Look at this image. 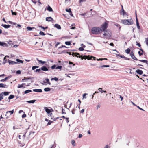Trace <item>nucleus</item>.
I'll list each match as a JSON object with an SVG mask.
<instances>
[{
  "mask_svg": "<svg viewBox=\"0 0 148 148\" xmlns=\"http://www.w3.org/2000/svg\"><path fill=\"white\" fill-rule=\"evenodd\" d=\"M136 72L138 74L141 75L143 74V71L142 70L140 69L136 70Z\"/></svg>",
  "mask_w": 148,
  "mask_h": 148,
  "instance_id": "9d476101",
  "label": "nucleus"
},
{
  "mask_svg": "<svg viewBox=\"0 0 148 148\" xmlns=\"http://www.w3.org/2000/svg\"><path fill=\"white\" fill-rule=\"evenodd\" d=\"M138 60L140 61L143 62V63H145L147 64H148V61L146 60Z\"/></svg>",
  "mask_w": 148,
  "mask_h": 148,
  "instance_id": "412c9836",
  "label": "nucleus"
},
{
  "mask_svg": "<svg viewBox=\"0 0 148 148\" xmlns=\"http://www.w3.org/2000/svg\"><path fill=\"white\" fill-rule=\"evenodd\" d=\"M103 35L106 38H108L110 36V34L108 32V31L106 30L104 31Z\"/></svg>",
  "mask_w": 148,
  "mask_h": 148,
  "instance_id": "39448f33",
  "label": "nucleus"
},
{
  "mask_svg": "<svg viewBox=\"0 0 148 148\" xmlns=\"http://www.w3.org/2000/svg\"><path fill=\"white\" fill-rule=\"evenodd\" d=\"M1 26L3 27L4 28L7 29L9 28L10 27L11 25H7L6 24H2Z\"/></svg>",
  "mask_w": 148,
  "mask_h": 148,
  "instance_id": "dca6fc26",
  "label": "nucleus"
},
{
  "mask_svg": "<svg viewBox=\"0 0 148 148\" xmlns=\"http://www.w3.org/2000/svg\"><path fill=\"white\" fill-rule=\"evenodd\" d=\"M8 62L10 65H14L17 64V62L11 61L10 60H8Z\"/></svg>",
  "mask_w": 148,
  "mask_h": 148,
  "instance_id": "0eeeda50",
  "label": "nucleus"
},
{
  "mask_svg": "<svg viewBox=\"0 0 148 148\" xmlns=\"http://www.w3.org/2000/svg\"><path fill=\"white\" fill-rule=\"evenodd\" d=\"M56 67V65L55 64H54V65L52 66H51V69H54Z\"/></svg>",
  "mask_w": 148,
  "mask_h": 148,
  "instance_id": "8fccbe9b",
  "label": "nucleus"
},
{
  "mask_svg": "<svg viewBox=\"0 0 148 148\" xmlns=\"http://www.w3.org/2000/svg\"><path fill=\"white\" fill-rule=\"evenodd\" d=\"M34 132H29V136L27 137L28 139H29L30 138V137L31 135H32V136L33 137V134L34 133Z\"/></svg>",
  "mask_w": 148,
  "mask_h": 148,
  "instance_id": "a211bd4d",
  "label": "nucleus"
},
{
  "mask_svg": "<svg viewBox=\"0 0 148 148\" xmlns=\"http://www.w3.org/2000/svg\"><path fill=\"white\" fill-rule=\"evenodd\" d=\"M25 83H23L21 85L18 84V86H17V88H22V87H23L24 88H25V86H23V85H25Z\"/></svg>",
  "mask_w": 148,
  "mask_h": 148,
  "instance_id": "aec40b11",
  "label": "nucleus"
},
{
  "mask_svg": "<svg viewBox=\"0 0 148 148\" xmlns=\"http://www.w3.org/2000/svg\"><path fill=\"white\" fill-rule=\"evenodd\" d=\"M71 144L73 146H75L76 145L75 142L74 140H72L71 141Z\"/></svg>",
  "mask_w": 148,
  "mask_h": 148,
  "instance_id": "bb28decb",
  "label": "nucleus"
},
{
  "mask_svg": "<svg viewBox=\"0 0 148 148\" xmlns=\"http://www.w3.org/2000/svg\"><path fill=\"white\" fill-rule=\"evenodd\" d=\"M45 80L46 81V83L48 84L49 85H51V83L49 82V79L48 78H46Z\"/></svg>",
  "mask_w": 148,
  "mask_h": 148,
  "instance_id": "c85d7f7f",
  "label": "nucleus"
},
{
  "mask_svg": "<svg viewBox=\"0 0 148 148\" xmlns=\"http://www.w3.org/2000/svg\"><path fill=\"white\" fill-rule=\"evenodd\" d=\"M41 68L40 69H36L35 71V72H39L40 71H41Z\"/></svg>",
  "mask_w": 148,
  "mask_h": 148,
  "instance_id": "5fc2aeb1",
  "label": "nucleus"
},
{
  "mask_svg": "<svg viewBox=\"0 0 148 148\" xmlns=\"http://www.w3.org/2000/svg\"><path fill=\"white\" fill-rule=\"evenodd\" d=\"M54 80L55 81H57L58 80V78L56 77H54Z\"/></svg>",
  "mask_w": 148,
  "mask_h": 148,
  "instance_id": "338daca9",
  "label": "nucleus"
},
{
  "mask_svg": "<svg viewBox=\"0 0 148 148\" xmlns=\"http://www.w3.org/2000/svg\"><path fill=\"white\" fill-rule=\"evenodd\" d=\"M46 20L47 21L49 22L51 21H53V19L51 18V17H49L46 18Z\"/></svg>",
  "mask_w": 148,
  "mask_h": 148,
  "instance_id": "2eb2a0df",
  "label": "nucleus"
},
{
  "mask_svg": "<svg viewBox=\"0 0 148 148\" xmlns=\"http://www.w3.org/2000/svg\"><path fill=\"white\" fill-rule=\"evenodd\" d=\"M12 77L11 75H10L9 76H8L6 77H5V79H1L0 80L1 82H3L4 81H6V80L8 79H9L10 78H11Z\"/></svg>",
  "mask_w": 148,
  "mask_h": 148,
  "instance_id": "9b49d317",
  "label": "nucleus"
},
{
  "mask_svg": "<svg viewBox=\"0 0 148 148\" xmlns=\"http://www.w3.org/2000/svg\"><path fill=\"white\" fill-rule=\"evenodd\" d=\"M65 10L66 12H69V13H71V9L70 8H69V9L66 8L65 9Z\"/></svg>",
  "mask_w": 148,
  "mask_h": 148,
  "instance_id": "ea45409f",
  "label": "nucleus"
},
{
  "mask_svg": "<svg viewBox=\"0 0 148 148\" xmlns=\"http://www.w3.org/2000/svg\"><path fill=\"white\" fill-rule=\"evenodd\" d=\"M62 68V66H58L56 67V69H60V70H61Z\"/></svg>",
  "mask_w": 148,
  "mask_h": 148,
  "instance_id": "58836bf2",
  "label": "nucleus"
},
{
  "mask_svg": "<svg viewBox=\"0 0 148 148\" xmlns=\"http://www.w3.org/2000/svg\"><path fill=\"white\" fill-rule=\"evenodd\" d=\"M39 62L41 63L42 65L44 64L46 62L45 61H43L41 60H40Z\"/></svg>",
  "mask_w": 148,
  "mask_h": 148,
  "instance_id": "603ef678",
  "label": "nucleus"
},
{
  "mask_svg": "<svg viewBox=\"0 0 148 148\" xmlns=\"http://www.w3.org/2000/svg\"><path fill=\"white\" fill-rule=\"evenodd\" d=\"M138 53L140 56H141L143 55V53H141L140 51H139L138 52Z\"/></svg>",
  "mask_w": 148,
  "mask_h": 148,
  "instance_id": "4d7b16f0",
  "label": "nucleus"
},
{
  "mask_svg": "<svg viewBox=\"0 0 148 148\" xmlns=\"http://www.w3.org/2000/svg\"><path fill=\"white\" fill-rule=\"evenodd\" d=\"M35 100L27 101V102L30 103H34L36 101Z\"/></svg>",
  "mask_w": 148,
  "mask_h": 148,
  "instance_id": "5701e85b",
  "label": "nucleus"
},
{
  "mask_svg": "<svg viewBox=\"0 0 148 148\" xmlns=\"http://www.w3.org/2000/svg\"><path fill=\"white\" fill-rule=\"evenodd\" d=\"M88 94H86V93H85V94H84L83 95V99L84 98H86V95H87Z\"/></svg>",
  "mask_w": 148,
  "mask_h": 148,
  "instance_id": "6e6d98bb",
  "label": "nucleus"
},
{
  "mask_svg": "<svg viewBox=\"0 0 148 148\" xmlns=\"http://www.w3.org/2000/svg\"><path fill=\"white\" fill-rule=\"evenodd\" d=\"M110 148V147L108 145H107L104 147V148Z\"/></svg>",
  "mask_w": 148,
  "mask_h": 148,
  "instance_id": "774afa93",
  "label": "nucleus"
},
{
  "mask_svg": "<svg viewBox=\"0 0 148 148\" xmlns=\"http://www.w3.org/2000/svg\"><path fill=\"white\" fill-rule=\"evenodd\" d=\"M32 92V91L31 90H27L25 91L24 93L25 94H27L28 93H29L30 92Z\"/></svg>",
  "mask_w": 148,
  "mask_h": 148,
  "instance_id": "cd10ccee",
  "label": "nucleus"
},
{
  "mask_svg": "<svg viewBox=\"0 0 148 148\" xmlns=\"http://www.w3.org/2000/svg\"><path fill=\"white\" fill-rule=\"evenodd\" d=\"M33 91L34 92H42V90L41 89H33Z\"/></svg>",
  "mask_w": 148,
  "mask_h": 148,
  "instance_id": "4468645a",
  "label": "nucleus"
},
{
  "mask_svg": "<svg viewBox=\"0 0 148 148\" xmlns=\"http://www.w3.org/2000/svg\"><path fill=\"white\" fill-rule=\"evenodd\" d=\"M82 56V57H81V59L83 60V59H87V57L88 56L84 55L83 56V58H82V56Z\"/></svg>",
  "mask_w": 148,
  "mask_h": 148,
  "instance_id": "f704fd0d",
  "label": "nucleus"
},
{
  "mask_svg": "<svg viewBox=\"0 0 148 148\" xmlns=\"http://www.w3.org/2000/svg\"><path fill=\"white\" fill-rule=\"evenodd\" d=\"M52 122H53V121H49L48 122V123L47 124V125H50L51 124V123H52Z\"/></svg>",
  "mask_w": 148,
  "mask_h": 148,
  "instance_id": "3c124183",
  "label": "nucleus"
},
{
  "mask_svg": "<svg viewBox=\"0 0 148 148\" xmlns=\"http://www.w3.org/2000/svg\"><path fill=\"white\" fill-rule=\"evenodd\" d=\"M108 26V24L106 22H105L102 25L101 28L103 31H104L107 28Z\"/></svg>",
  "mask_w": 148,
  "mask_h": 148,
  "instance_id": "20e7f679",
  "label": "nucleus"
},
{
  "mask_svg": "<svg viewBox=\"0 0 148 148\" xmlns=\"http://www.w3.org/2000/svg\"><path fill=\"white\" fill-rule=\"evenodd\" d=\"M21 73V71L20 70H18L16 72V74H20Z\"/></svg>",
  "mask_w": 148,
  "mask_h": 148,
  "instance_id": "09e8293b",
  "label": "nucleus"
},
{
  "mask_svg": "<svg viewBox=\"0 0 148 148\" xmlns=\"http://www.w3.org/2000/svg\"><path fill=\"white\" fill-rule=\"evenodd\" d=\"M6 58H9V56H8L6 55L4 58L3 59V64H5L7 62V59H6Z\"/></svg>",
  "mask_w": 148,
  "mask_h": 148,
  "instance_id": "ddd939ff",
  "label": "nucleus"
},
{
  "mask_svg": "<svg viewBox=\"0 0 148 148\" xmlns=\"http://www.w3.org/2000/svg\"><path fill=\"white\" fill-rule=\"evenodd\" d=\"M130 49L129 48H127V49L125 50V52L127 54H129L130 52Z\"/></svg>",
  "mask_w": 148,
  "mask_h": 148,
  "instance_id": "7c9ffc66",
  "label": "nucleus"
},
{
  "mask_svg": "<svg viewBox=\"0 0 148 148\" xmlns=\"http://www.w3.org/2000/svg\"><path fill=\"white\" fill-rule=\"evenodd\" d=\"M84 109H82V110L80 111V112L81 113H84Z\"/></svg>",
  "mask_w": 148,
  "mask_h": 148,
  "instance_id": "e2e57ef3",
  "label": "nucleus"
},
{
  "mask_svg": "<svg viewBox=\"0 0 148 148\" xmlns=\"http://www.w3.org/2000/svg\"><path fill=\"white\" fill-rule=\"evenodd\" d=\"M54 27H56L58 29H61L60 26L58 24H56L54 25Z\"/></svg>",
  "mask_w": 148,
  "mask_h": 148,
  "instance_id": "6ab92c4d",
  "label": "nucleus"
},
{
  "mask_svg": "<svg viewBox=\"0 0 148 148\" xmlns=\"http://www.w3.org/2000/svg\"><path fill=\"white\" fill-rule=\"evenodd\" d=\"M39 34L40 35L42 36H44L45 35V34H44V33L42 31L40 32L39 33Z\"/></svg>",
  "mask_w": 148,
  "mask_h": 148,
  "instance_id": "a19ab883",
  "label": "nucleus"
},
{
  "mask_svg": "<svg viewBox=\"0 0 148 148\" xmlns=\"http://www.w3.org/2000/svg\"><path fill=\"white\" fill-rule=\"evenodd\" d=\"M30 79V78H27V77H24V79H22V82H24V80H25L29 79Z\"/></svg>",
  "mask_w": 148,
  "mask_h": 148,
  "instance_id": "37998d69",
  "label": "nucleus"
},
{
  "mask_svg": "<svg viewBox=\"0 0 148 148\" xmlns=\"http://www.w3.org/2000/svg\"><path fill=\"white\" fill-rule=\"evenodd\" d=\"M0 46L3 47H8V45L7 44L4 42H1L0 41Z\"/></svg>",
  "mask_w": 148,
  "mask_h": 148,
  "instance_id": "1a4fd4ad",
  "label": "nucleus"
},
{
  "mask_svg": "<svg viewBox=\"0 0 148 148\" xmlns=\"http://www.w3.org/2000/svg\"><path fill=\"white\" fill-rule=\"evenodd\" d=\"M64 111H65V110L64 109H63V108H62V114H66V113L64 112Z\"/></svg>",
  "mask_w": 148,
  "mask_h": 148,
  "instance_id": "13d9d810",
  "label": "nucleus"
},
{
  "mask_svg": "<svg viewBox=\"0 0 148 148\" xmlns=\"http://www.w3.org/2000/svg\"><path fill=\"white\" fill-rule=\"evenodd\" d=\"M14 97V96L13 95H10L8 99L10 100L13 99Z\"/></svg>",
  "mask_w": 148,
  "mask_h": 148,
  "instance_id": "c756f323",
  "label": "nucleus"
},
{
  "mask_svg": "<svg viewBox=\"0 0 148 148\" xmlns=\"http://www.w3.org/2000/svg\"><path fill=\"white\" fill-rule=\"evenodd\" d=\"M47 9L48 11L49 12H52L53 11L52 8L49 5L48 6Z\"/></svg>",
  "mask_w": 148,
  "mask_h": 148,
  "instance_id": "393cba45",
  "label": "nucleus"
},
{
  "mask_svg": "<svg viewBox=\"0 0 148 148\" xmlns=\"http://www.w3.org/2000/svg\"><path fill=\"white\" fill-rule=\"evenodd\" d=\"M26 29L28 31H31L32 30V29H35V28L34 27H33L32 28L31 27L28 26L27 27Z\"/></svg>",
  "mask_w": 148,
  "mask_h": 148,
  "instance_id": "4be33fe9",
  "label": "nucleus"
},
{
  "mask_svg": "<svg viewBox=\"0 0 148 148\" xmlns=\"http://www.w3.org/2000/svg\"><path fill=\"white\" fill-rule=\"evenodd\" d=\"M11 12H12V14L13 15H16L17 14L15 12H13L12 10H11Z\"/></svg>",
  "mask_w": 148,
  "mask_h": 148,
  "instance_id": "c03bdc74",
  "label": "nucleus"
},
{
  "mask_svg": "<svg viewBox=\"0 0 148 148\" xmlns=\"http://www.w3.org/2000/svg\"><path fill=\"white\" fill-rule=\"evenodd\" d=\"M133 21L132 19L127 20H121V22L123 24L126 25H130L133 24Z\"/></svg>",
  "mask_w": 148,
  "mask_h": 148,
  "instance_id": "f03ea898",
  "label": "nucleus"
},
{
  "mask_svg": "<svg viewBox=\"0 0 148 148\" xmlns=\"http://www.w3.org/2000/svg\"><path fill=\"white\" fill-rule=\"evenodd\" d=\"M78 49L80 51H83L84 50V48L82 47H80Z\"/></svg>",
  "mask_w": 148,
  "mask_h": 148,
  "instance_id": "de8ad7c7",
  "label": "nucleus"
},
{
  "mask_svg": "<svg viewBox=\"0 0 148 148\" xmlns=\"http://www.w3.org/2000/svg\"><path fill=\"white\" fill-rule=\"evenodd\" d=\"M130 55L132 57V58L134 59V60H138L135 56L133 52V51H131L130 53Z\"/></svg>",
  "mask_w": 148,
  "mask_h": 148,
  "instance_id": "423d86ee",
  "label": "nucleus"
},
{
  "mask_svg": "<svg viewBox=\"0 0 148 148\" xmlns=\"http://www.w3.org/2000/svg\"><path fill=\"white\" fill-rule=\"evenodd\" d=\"M41 70L44 71H46L49 70V69L48 68H47L45 66H43L41 68Z\"/></svg>",
  "mask_w": 148,
  "mask_h": 148,
  "instance_id": "f8f14e48",
  "label": "nucleus"
},
{
  "mask_svg": "<svg viewBox=\"0 0 148 148\" xmlns=\"http://www.w3.org/2000/svg\"><path fill=\"white\" fill-rule=\"evenodd\" d=\"M16 61L17 62V63H23V60H20L19 59H17L16 60Z\"/></svg>",
  "mask_w": 148,
  "mask_h": 148,
  "instance_id": "b1692460",
  "label": "nucleus"
},
{
  "mask_svg": "<svg viewBox=\"0 0 148 148\" xmlns=\"http://www.w3.org/2000/svg\"><path fill=\"white\" fill-rule=\"evenodd\" d=\"M51 89L48 87L45 88L44 89V90L45 92H48L50 91Z\"/></svg>",
  "mask_w": 148,
  "mask_h": 148,
  "instance_id": "a878e982",
  "label": "nucleus"
},
{
  "mask_svg": "<svg viewBox=\"0 0 148 148\" xmlns=\"http://www.w3.org/2000/svg\"><path fill=\"white\" fill-rule=\"evenodd\" d=\"M92 56L88 55L87 57V59L88 60H91L92 58Z\"/></svg>",
  "mask_w": 148,
  "mask_h": 148,
  "instance_id": "c9c22d12",
  "label": "nucleus"
},
{
  "mask_svg": "<svg viewBox=\"0 0 148 148\" xmlns=\"http://www.w3.org/2000/svg\"><path fill=\"white\" fill-rule=\"evenodd\" d=\"M71 41H66L65 42V44L67 45H71Z\"/></svg>",
  "mask_w": 148,
  "mask_h": 148,
  "instance_id": "72a5a7b5",
  "label": "nucleus"
},
{
  "mask_svg": "<svg viewBox=\"0 0 148 148\" xmlns=\"http://www.w3.org/2000/svg\"><path fill=\"white\" fill-rule=\"evenodd\" d=\"M122 12H123V13H122V14L123 15H124L125 14H126V12L124 11V9H123V6L122 5Z\"/></svg>",
  "mask_w": 148,
  "mask_h": 148,
  "instance_id": "4c0bfd02",
  "label": "nucleus"
},
{
  "mask_svg": "<svg viewBox=\"0 0 148 148\" xmlns=\"http://www.w3.org/2000/svg\"><path fill=\"white\" fill-rule=\"evenodd\" d=\"M26 114H23L22 116V117L23 118H25V117H26Z\"/></svg>",
  "mask_w": 148,
  "mask_h": 148,
  "instance_id": "052dcab7",
  "label": "nucleus"
},
{
  "mask_svg": "<svg viewBox=\"0 0 148 148\" xmlns=\"http://www.w3.org/2000/svg\"><path fill=\"white\" fill-rule=\"evenodd\" d=\"M82 135L81 134H79V135L78 136V138H81V137H82Z\"/></svg>",
  "mask_w": 148,
  "mask_h": 148,
  "instance_id": "69168bd1",
  "label": "nucleus"
},
{
  "mask_svg": "<svg viewBox=\"0 0 148 148\" xmlns=\"http://www.w3.org/2000/svg\"><path fill=\"white\" fill-rule=\"evenodd\" d=\"M101 105L100 104H98L97 105V109H98V108H99L100 107Z\"/></svg>",
  "mask_w": 148,
  "mask_h": 148,
  "instance_id": "680f3d73",
  "label": "nucleus"
},
{
  "mask_svg": "<svg viewBox=\"0 0 148 148\" xmlns=\"http://www.w3.org/2000/svg\"><path fill=\"white\" fill-rule=\"evenodd\" d=\"M136 107L138 108H139V109L142 110V111H144V110H143V109L141 108L139 106H136Z\"/></svg>",
  "mask_w": 148,
  "mask_h": 148,
  "instance_id": "bf43d9fd",
  "label": "nucleus"
},
{
  "mask_svg": "<svg viewBox=\"0 0 148 148\" xmlns=\"http://www.w3.org/2000/svg\"><path fill=\"white\" fill-rule=\"evenodd\" d=\"M119 96L120 97V98L121 99V100L122 101L123 99V97L120 95H119Z\"/></svg>",
  "mask_w": 148,
  "mask_h": 148,
  "instance_id": "0e129e2a",
  "label": "nucleus"
},
{
  "mask_svg": "<svg viewBox=\"0 0 148 148\" xmlns=\"http://www.w3.org/2000/svg\"><path fill=\"white\" fill-rule=\"evenodd\" d=\"M66 53H67L69 54V55H72L73 56H76L77 58L79 57L80 58L82 57L81 56H80L79 54L77 53L73 52L72 54H71V52H67Z\"/></svg>",
  "mask_w": 148,
  "mask_h": 148,
  "instance_id": "7ed1b4c3",
  "label": "nucleus"
},
{
  "mask_svg": "<svg viewBox=\"0 0 148 148\" xmlns=\"http://www.w3.org/2000/svg\"><path fill=\"white\" fill-rule=\"evenodd\" d=\"M13 112H14V110L13 109L11 111H7L6 112V113L7 114L8 113H10V115H11L13 114Z\"/></svg>",
  "mask_w": 148,
  "mask_h": 148,
  "instance_id": "e433bc0d",
  "label": "nucleus"
},
{
  "mask_svg": "<svg viewBox=\"0 0 148 148\" xmlns=\"http://www.w3.org/2000/svg\"><path fill=\"white\" fill-rule=\"evenodd\" d=\"M136 26H137V27L138 29H140V27L139 25V23L138 21V20L137 18V16L136 15Z\"/></svg>",
  "mask_w": 148,
  "mask_h": 148,
  "instance_id": "6e6552de",
  "label": "nucleus"
},
{
  "mask_svg": "<svg viewBox=\"0 0 148 148\" xmlns=\"http://www.w3.org/2000/svg\"><path fill=\"white\" fill-rule=\"evenodd\" d=\"M4 84L3 83H0V88H3Z\"/></svg>",
  "mask_w": 148,
  "mask_h": 148,
  "instance_id": "864d4df0",
  "label": "nucleus"
},
{
  "mask_svg": "<svg viewBox=\"0 0 148 148\" xmlns=\"http://www.w3.org/2000/svg\"><path fill=\"white\" fill-rule=\"evenodd\" d=\"M26 133H25L22 136V138H23L24 139V141L25 142H27V141L26 139H25V134H26Z\"/></svg>",
  "mask_w": 148,
  "mask_h": 148,
  "instance_id": "2f4dec72",
  "label": "nucleus"
},
{
  "mask_svg": "<svg viewBox=\"0 0 148 148\" xmlns=\"http://www.w3.org/2000/svg\"><path fill=\"white\" fill-rule=\"evenodd\" d=\"M136 45L138 46L139 47H141V45L137 41L136 42Z\"/></svg>",
  "mask_w": 148,
  "mask_h": 148,
  "instance_id": "49530a36",
  "label": "nucleus"
},
{
  "mask_svg": "<svg viewBox=\"0 0 148 148\" xmlns=\"http://www.w3.org/2000/svg\"><path fill=\"white\" fill-rule=\"evenodd\" d=\"M3 95L5 96H7L9 95V92H3Z\"/></svg>",
  "mask_w": 148,
  "mask_h": 148,
  "instance_id": "a18cd8bd",
  "label": "nucleus"
},
{
  "mask_svg": "<svg viewBox=\"0 0 148 148\" xmlns=\"http://www.w3.org/2000/svg\"><path fill=\"white\" fill-rule=\"evenodd\" d=\"M44 109H45L46 112L48 114L50 113L51 111L50 109H48L47 108V107H45L44 108Z\"/></svg>",
  "mask_w": 148,
  "mask_h": 148,
  "instance_id": "f3484780",
  "label": "nucleus"
},
{
  "mask_svg": "<svg viewBox=\"0 0 148 148\" xmlns=\"http://www.w3.org/2000/svg\"><path fill=\"white\" fill-rule=\"evenodd\" d=\"M102 31V29L99 27H93L92 28L91 32L93 34H98Z\"/></svg>",
  "mask_w": 148,
  "mask_h": 148,
  "instance_id": "f257e3e1",
  "label": "nucleus"
},
{
  "mask_svg": "<svg viewBox=\"0 0 148 148\" xmlns=\"http://www.w3.org/2000/svg\"><path fill=\"white\" fill-rule=\"evenodd\" d=\"M38 66H34L32 67V69L33 70H34L36 68H38Z\"/></svg>",
  "mask_w": 148,
  "mask_h": 148,
  "instance_id": "79ce46f5",
  "label": "nucleus"
},
{
  "mask_svg": "<svg viewBox=\"0 0 148 148\" xmlns=\"http://www.w3.org/2000/svg\"><path fill=\"white\" fill-rule=\"evenodd\" d=\"M110 67V66L109 65H102L100 66L99 68H102V67Z\"/></svg>",
  "mask_w": 148,
  "mask_h": 148,
  "instance_id": "473e14b6",
  "label": "nucleus"
}]
</instances>
